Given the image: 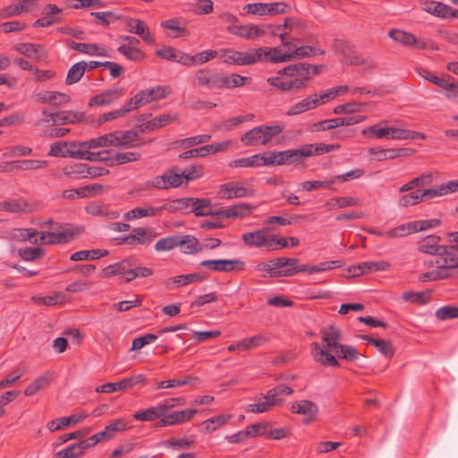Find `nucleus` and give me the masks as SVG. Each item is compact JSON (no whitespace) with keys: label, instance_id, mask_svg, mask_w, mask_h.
<instances>
[{"label":"nucleus","instance_id":"obj_1","mask_svg":"<svg viewBox=\"0 0 458 458\" xmlns=\"http://www.w3.org/2000/svg\"><path fill=\"white\" fill-rule=\"evenodd\" d=\"M323 67L308 63L291 64L278 71L279 76L270 77L267 81L280 91L296 93L308 87L312 76L318 74Z\"/></svg>","mask_w":458,"mask_h":458},{"label":"nucleus","instance_id":"obj_2","mask_svg":"<svg viewBox=\"0 0 458 458\" xmlns=\"http://www.w3.org/2000/svg\"><path fill=\"white\" fill-rule=\"evenodd\" d=\"M321 338L327 344L322 348L317 342L310 344L311 354L313 359L324 367H339L340 363L337 359L329 352V350H336L342 344L339 341L342 339V331L333 325H329L320 330Z\"/></svg>","mask_w":458,"mask_h":458},{"label":"nucleus","instance_id":"obj_3","mask_svg":"<svg viewBox=\"0 0 458 458\" xmlns=\"http://www.w3.org/2000/svg\"><path fill=\"white\" fill-rule=\"evenodd\" d=\"M196 81L199 86L207 87L209 89H231V74L199 69L196 72Z\"/></svg>","mask_w":458,"mask_h":458},{"label":"nucleus","instance_id":"obj_4","mask_svg":"<svg viewBox=\"0 0 458 458\" xmlns=\"http://www.w3.org/2000/svg\"><path fill=\"white\" fill-rule=\"evenodd\" d=\"M440 241L437 235H428L420 242L418 250L439 258H458L456 246L440 245Z\"/></svg>","mask_w":458,"mask_h":458},{"label":"nucleus","instance_id":"obj_5","mask_svg":"<svg viewBox=\"0 0 458 458\" xmlns=\"http://www.w3.org/2000/svg\"><path fill=\"white\" fill-rule=\"evenodd\" d=\"M431 266L437 265V269L425 272L419 276L420 282L437 281L449 278L452 274L450 270L458 268V258H438L435 262L429 263Z\"/></svg>","mask_w":458,"mask_h":458},{"label":"nucleus","instance_id":"obj_6","mask_svg":"<svg viewBox=\"0 0 458 458\" xmlns=\"http://www.w3.org/2000/svg\"><path fill=\"white\" fill-rule=\"evenodd\" d=\"M220 57L224 62L235 65H250L261 61V49H251L250 52H240L231 48L220 50Z\"/></svg>","mask_w":458,"mask_h":458},{"label":"nucleus","instance_id":"obj_7","mask_svg":"<svg viewBox=\"0 0 458 458\" xmlns=\"http://www.w3.org/2000/svg\"><path fill=\"white\" fill-rule=\"evenodd\" d=\"M338 148H340L339 144H306L299 149H288V153L292 164L311 156H320Z\"/></svg>","mask_w":458,"mask_h":458},{"label":"nucleus","instance_id":"obj_8","mask_svg":"<svg viewBox=\"0 0 458 458\" xmlns=\"http://www.w3.org/2000/svg\"><path fill=\"white\" fill-rule=\"evenodd\" d=\"M157 233L153 228L136 227L132 229V233L129 235L119 239L120 244L128 245H149L157 237Z\"/></svg>","mask_w":458,"mask_h":458},{"label":"nucleus","instance_id":"obj_9","mask_svg":"<svg viewBox=\"0 0 458 458\" xmlns=\"http://www.w3.org/2000/svg\"><path fill=\"white\" fill-rule=\"evenodd\" d=\"M333 49L336 54L341 55L348 64L364 65L367 64L365 59L356 55L355 47L350 41L335 38L333 42Z\"/></svg>","mask_w":458,"mask_h":458},{"label":"nucleus","instance_id":"obj_10","mask_svg":"<svg viewBox=\"0 0 458 458\" xmlns=\"http://www.w3.org/2000/svg\"><path fill=\"white\" fill-rule=\"evenodd\" d=\"M138 384H147V377L143 374H138L129 377H125L119 382L106 383L97 387L96 392L110 394L132 387L134 386H137Z\"/></svg>","mask_w":458,"mask_h":458},{"label":"nucleus","instance_id":"obj_11","mask_svg":"<svg viewBox=\"0 0 458 458\" xmlns=\"http://www.w3.org/2000/svg\"><path fill=\"white\" fill-rule=\"evenodd\" d=\"M200 266L214 272L241 271L245 267V262L241 259H207L200 262Z\"/></svg>","mask_w":458,"mask_h":458},{"label":"nucleus","instance_id":"obj_12","mask_svg":"<svg viewBox=\"0 0 458 458\" xmlns=\"http://www.w3.org/2000/svg\"><path fill=\"white\" fill-rule=\"evenodd\" d=\"M254 191L244 187L241 182H229L221 184L218 188L217 196L224 199H232L252 196Z\"/></svg>","mask_w":458,"mask_h":458},{"label":"nucleus","instance_id":"obj_13","mask_svg":"<svg viewBox=\"0 0 458 458\" xmlns=\"http://www.w3.org/2000/svg\"><path fill=\"white\" fill-rule=\"evenodd\" d=\"M168 87L157 86L154 88L140 90L139 93L134 95L135 106L132 109H138L139 107L151 103L152 101L165 98L166 97V89Z\"/></svg>","mask_w":458,"mask_h":458},{"label":"nucleus","instance_id":"obj_14","mask_svg":"<svg viewBox=\"0 0 458 458\" xmlns=\"http://www.w3.org/2000/svg\"><path fill=\"white\" fill-rule=\"evenodd\" d=\"M291 411L293 413L305 416L303 419V424L309 425L312 421L316 420L318 413V407L315 403L310 400H301L292 404Z\"/></svg>","mask_w":458,"mask_h":458},{"label":"nucleus","instance_id":"obj_15","mask_svg":"<svg viewBox=\"0 0 458 458\" xmlns=\"http://www.w3.org/2000/svg\"><path fill=\"white\" fill-rule=\"evenodd\" d=\"M196 413L197 410L194 409H185L182 411H176L172 413H167L156 423V427L162 428L182 424L191 420Z\"/></svg>","mask_w":458,"mask_h":458},{"label":"nucleus","instance_id":"obj_16","mask_svg":"<svg viewBox=\"0 0 458 458\" xmlns=\"http://www.w3.org/2000/svg\"><path fill=\"white\" fill-rule=\"evenodd\" d=\"M126 30L130 33L138 35L142 40L149 45L154 43V38L146 23L136 18L127 17L125 20Z\"/></svg>","mask_w":458,"mask_h":458},{"label":"nucleus","instance_id":"obj_17","mask_svg":"<svg viewBox=\"0 0 458 458\" xmlns=\"http://www.w3.org/2000/svg\"><path fill=\"white\" fill-rule=\"evenodd\" d=\"M83 112L61 110L51 114L52 125L76 124L83 121Z\"/></svg>","mask_w":458,"mask_h":458},{"label":"nucleus","instance_id":"obj_18","mask_svg":"<svg viewBox=\"0 0 458 458\" xmlns=\"http://www.w3.org/2000/svg\"><path fill=\"white\" fill-rule=\"evenodd\" d=\"M421 9L442 19H453V9L440 2L425 0L421 3Z\"/></svg>","mask_w":458,"mask_h":458},{"label":"nucleus","instance_id":"obj_19","mask_svg":"<svg viewBox=\"0 0 458 458\" xmlns=\"http://www.w3.org/2000/svg\"><path fill=\"white\" fill-rule=\"evenodd\" d=\"M33 98L36 102L41 104L50 103L53 106H59L71 101V97L68 94L48 90L34 94Z\"/></svg>","mask_w":458,"mask_h":458},{"label":"nucleus","instance_id":"obj_20","mask_svg":"<svg viewBox=\"0 0 458 458\" xmlns=\"http://www.w3.org/2000/svg\"><path fill=\"white\" fill-rule=\"evenodd\" d=\"M175 120H177V115L162 114L158 116H156L152 120L148 121L147 123H143L138 125L137 129L141 133L152 131L157 128H163L167 124H170L171 123L174 122Z\"/></svg>","mask_w":458,"mask_h":458},{"label":"nucleus","instance_id":"obj_21","mask_svg":"<svg viewBox=\"0 0 458 458\" xmlns=\"http://www.w3.org/2000/svg\"><path fill=\"white\" fill-rule=\"evenodd\" d=\"M390 267V264L386 261H367L360 263L358 266H353L349 269L353 272L354 276H360L364 274L373 273L377 271H386Z\"/></svg>","mask_w":458,"mask_h":458},{"label":"nucleus","instance_id":"obj_22","mask_svg":"<svg viewBox=\"0 0 458 458\" xmlns=\"http://www.w3.org/2000/svg\"><path fill=\"white\" fill-rule=\"evenodd\" d=\"M227 31L246 39H255L265 34V31L256 25H230Z\"/></svg>","mask_w":458,"mask_h":458},{"label":"nucleus","instance_id":"obj_23","mask_svg":"<svg viewBox=\"0 0 458 458\" xmlns=\"http://www.w3.org/2000/svg\"><path fill=\"white\" fill-rule=\"evenodd\" d=\"M123 94V89L121 88L111 89L103 91L101 94L92 97L89 102V106H107L114 100L120 98Z\"/></svg>","mask_w":458,"mask_h":458},{"label":"nucleus","instance_id":"obj_24","mask_svg":"<svg viewBox=\"0 0 458 458\" xmlns=\"http://www.w3.org/2000/svg\"><path fill=\"white\" fill-rule=\"evenodd\" d=\"M127 422L123 419H118L106 426L103 431L95 434L96 441H107L114 437L116 432H123L126 429Z\"/></svg>","mask_w":458,"mask_h":458},{"label":"nucleus","instance_id":"obj_25","mask_svg":"<svg viewBox=\"0 0 458 458\" xmlns=\"http://www.w3.org/2000/svg\"><path fill=\"white\" fill-rule=\"evenodd\" d=\"M66 45L72 49L89 55L107 56L106 48L97 44L77 43L72 40H66Z\"/></svg>","mask_w":458,"mask_h":458},{"label":"nucleus","instance_id":"obj_26","mask_svg":"<svg viewBox=\"0 0 458 458\" xmlns=\"http://www.w3.org/2000/svg\"><path fill=\"white\" fill-rule=\"evenodd\" d=\"M118 131H113L107 134L101 135L98 138H94L86 141L79 143L80 147L87 148H96L99 147L115 146V140H117Z\"/></svg>","mask_w":458,"mask_h":458},{"label":"nucleus","instance_id":"obj_27","mask_svg":"<svg viewBox=\"0 0 458 458\" xmlns=\"http://www.w3.org/2000/svg\"><path fill=\"white\" fill-rule=\"evenodd\" d=\"M85 414H72L69 417H62L56 420L48 421L47 428L51 432L64 429L71 424H77L83 421L86 419Z\"/></svg>","mask_w":458,"mask_h":458},{"label":"nucleus","instance_id":"obj_28","mask_svg":"<svg viewBox=\"0 0 458 458\" xmlns=\"http://www.w3.org/2000/svg\"><path fill=\"white\" fill-rule=\"evenodd\" d=\"M417 72L420 76H421L426 81H430L431 83L438 86L441 89L446 90V89L454 88L453 82H450L449 80H453V78L448 74H444L443 77H437L430 71L425 68H418Z\"/></svg>","mask_w":458,"mask_h":458},{"label":"nucleus","instance_id":"obj_29","mask_svg":"<svg viewBox=\"0 0 458 458\" xmlns=\"http://www.w3.org/2000/svg\"><path fill=\"white\" fill-rule=\"evenodd\" d=\"M362 340L368 342V344L373 345L379 352H381L386 358H392L394 355V349L392 343L384 339H376L370 335H360Z\"/></svg>","mask_w":458,"mask_h":458},{"label":"nucleus","instance_id":"obj_30","mask_svg":"<svg viewBox=\"0 0 458 458\" xmlns=\"http://www.w3.org/2000/svg\"><path fill=\"white\" fill-rule=\"evenodd\" d=\"M268 228L257 230L254 232H248L242 234V240L247 246L250 247H265L267 243L266 232Z\"/></svg>","mask_w":458,"mask_h":458},{"label":"nucleus","instance_id":"obj_31","mask_svg":"<svg viewBox=\"0 0 458 458\" xmlns=\"http://www.w3.org/2000/svg\"><path fill=\"white\" fill-rule=\"evenodd\" d=\"M192 198H182L173 199L162 206L163 210L169 212H182L183 214L191 213Z\"/></svg>","mask_w":458,"mask_h":458},{"label":"nucleus","instance_id":"obj_32","mask_svg":"<svg viewBox=\"0 0 458 458\" xmlns=\"http://www.w3.org/2000/svg\"><path fill=\"white\" fill-rule=\"evenodd\" d=\"M182 252L194 254L201 251L199 241L193 235H179V246Z\"/></svg>","mask_w":458,"mask_h":458},{"label":"nucleus","instance_id":"obj_33","mask_svg":"<svg viewBox=\"0 0 458 458\" xmlns=\"http://www.w3.org/2000/svg\"><path fill=\"white\" fill-rule=\"evenodd\" d=\"M163 211L162 206L160 207H147V208H135L127 213L124 216L127 220H133L145 216H157Z\"/></svg>","mask_w":458,"mask_h":458},{"label":"nucleus","instance_id":"obj_34","mask_svg":"<svg viewBox=\"0 0 458 458\" xmlns=\"http://www.w3.org/2000/svg\"><path fill=\"white\" fill-rule=\"evenodd\" d=\"M109 254L107 250L102 249H95V250H79L72 253L70 257V259L72 261H81V260H94L103 257H106Z\"/></svg>","mask_w":458,"mask_h":458},{"label":"nucleus","instance_id":"obj_35","mask_svg":"<svg viewBox=\"0 0 458 458\" xmlns=\"http://www.w3.org/2000/svg\"><path fill=\"white\" fill-rule=\"evenodd\" d=\"M261 49V61H270L272 63H285L292 60V55L290 52L281 54L280 50L276 47L272 48H262Z\"/></svg>","mask_w":458,"mask_h":458},{"label":"nucleus","instance_id":"obj_36","mask_svg":"<svg viewBox=\"0 0 458 458\" xmlns=\"http://www.w3.org/2000/svg\"><path fill=\"white\" fill-rule=\"evenodd\" d=\"M204 279V276L199 273H192L171 277L165 281V284L166 288L170 289L173 287L174 284H176L177 286H182L189 284L192 282H200L203 281Z\"/></svg>","mask_w":458,"mask_h":458},{"label":"nucleus","instance_id":"obj_37","mask_svg":"<svg viewBox=\"0 0 458 458\" xmlns=\"http://www.w3.org/2000/svg\"><path fill=\"white\" fill-rule=\"evenodd\" d=\"M80 231H75L71 228L64 230L60 233L47 232L48 240L47 242L51 245L64 244L73 240L75 235Z\"/></svg>","mask_w":458,"mask_h":458},{"label":"nucleus","instance_id":"obj_38","mask_svg":"<svg viewBox=\"0 0 458 458\" xmlns=\"http://www.w3.org/2000/svg\"><path fill=\"white\" fill-rule=\"evenodd\" d=\"M191 213L196 216H208L211 215V200L208 198H192Z\"/></svg>","mask_w":458,"mask_h":458},{"label":"nucleus","instance_id":"obj_39","mask_svg":"<svg viewBox=\"0 0 458 458\" xmlns=\"http://www.w3.org/2000/svg\"><path fill=\"white\" fill-rule=\"evenodd\" d=\"M199 381V377L191 375L185 376L182 378L179 379H169V380H164L160 382H156V389H162V388H174L177 386H182L186 385H191L195 382Z\"/></svg>","mask_w":458,"mask_h":458},{"label":"nucleus","instance_id":"obj_40","mask_svg":"<svg viewBox=\"0 0 458 458\" xmlns=\"http://www.w3.org/2000/svg\"><path fill=\"white\" fill-rule=\"evenodd\" d=\"M316 107V100L311 95L308 96L301 101L292 106L286 112L289 116L300 114L305 111L314 109Z\"/></svg>","mask_w":458,"mask_h":458},{"label":"nucleus","instance_id":"obj_41","mask_svg":"<svg viewBox=\"0 0 458 458\" xmlns=\"http://www.w3.org/2000/svg\"><path fill=\"white\" fill-rule=\"evenodd\" d=\"M38 234V231L34 228H16L13 229L12 233L13 239L20 242L30 241L33 244H37L38 242V240L36 237Z\"/></svg>","mask_w":458,"mask_h":458},{"label":"nucleus","instance_id":"obj_42","mask_svg":"<svg viewBox=\"0 0 458 458\" xmlns=\"http://www.w3.org/2000/svg\"><path fill=\"white\" fill-rule=\"evenodd\" d=\"M86 72V62H79L73 64L68 71L65 83L72 85L78 82Z\"/></svg>","mask_w":458,"mask_h":458},{"label":"nucleus","instance_id":"obj_43","mask_svg":"<svg viewBox=\"0 0 458 458\" xmlns=\"http://www.w3.org/2000/svg\"><path fill=\"white\" fill-rule=\"evenodd\" d=\"M139 130H130L125 131H118L117 140H115V146L118 147H125V148H132L135 147L133 141L139 136Z\"/></svg>","mask_w":458,"mask_h":458},{"label":"nucleus","instance_id":"obj_44","mask_svg":"<svg viewBox=\"0 0 458 458\" xmlns=\"http://www.w3.org/2000/svg\"><path fill=\"white\" fill-rule=\"evenodd\" d=\"M68 145L70 147H72V148H75L79 146V143H77L76 141L64 142V143H63L62 141L55 142L51 145L50 151H49L48 155L52 156V157H71V156L69 154L71 152H76V149H67L64 151L63 149V147L68 146Z\"/></svg>","mask_w":458,"mask_h":458},{"label":"nucleus","instance_id":"obj_45","mask_svg":"<svg viewBox=\"0 0 458 458\" xmlns=\"http://www.w3.org/2000/svg\"><path fill=\"white\" fill-rule=\"evenodd\" d=\"M252 207L247 203H237L226 209V218H241L250 214Z\"/></svg>","mask_w":458,"mask_h":458},{"label":"nucleus","instance_id":"obj_46","mask_svg":"<svg viewBox=\"0 0 458 458\" xmlns=\"http://www.w3.org/2000/svg\"><path fill=\"white\" fill-rule=\"evenodd\" d=\"M417 221L403 224L386 233L388 237H403L411 233L419 232Z\"/></svg>","mask_w":458,"mask_h":458},{"label":"nucleus","instance_id":"obj_47","mask_svg":"<svg viewBox=\"0 0 458 458\" xmlns=\"http://www.w3.org/2000/svg\"><path fill=\"white\" fill-rule=\"evenodd\" d=\"M241 141L244 146L262 145V133L260 126L254 127L241 137Z\"/></svg>","mask_w":458,"mask_h":458},{"label":"nucleus","instance_id":"obj_48","mask_svg":"<svg viewBox=\"0 0 458 458\" xmlns=\"http://www.w3.org/2000/svg\"><path fill=\"white\" fill-rule=\"evenodd\" d=\"M117 51L123 55L127 60L132 62H140L145 58V53L135 47L121 45Z\"/></svg>","mask_w":458,"mask_h":458},{"label":"nucleus","instance_id":"obj_49","mask_svg":"<svg viewBox=\"0 0 458 458\" xmlns=\"http://www.w3.org/2000/svg\"><path fill=\"white\" fill-rule=\"evenodd\" d=\"M41 48L40 45L33 43H18L14 46V49L20 54L28 58H34L39 60L38 50Z\"/></svg>","mask_w":458,"mask_h":458},{"label":"nucleus","instance_id":"obj_50","mask_svg":"<svg viewBox=\"0 0 458 458\" xmlns=\"http://www.w3.org/2000/svg\"><path fill=\"white\" fill-rule=\"evenodd\" d=\"M388 35L393 40L407 47H411L415 43V36L402 30L393 29L389 31Z\"/></svg>","mask_w":458,"mask_h":458},{"label":"nucleus","instance_id":"obj_51","mask_svg":"<svg viewBox=\"0 0 458 458\" xmlns=\"http://www.w3.org/2000/svg\"><path fill=\"white\" fill-rule=\"evenodd\" d=\"M232 418V414H220L204 420L202 424L205 425L206 432H211L226 424Z\"/></svg>","mask_w":458,"mask_h":458},{"label":"nucleus","instance_id":"obj_52","mask_svg":"<svg viewBox=\"0 0 458 458\" xmlns=\"http://www.w3.org/2000/svg\"><path fill=\"white\" fill-rule=\"evenodd\" d=\"M211 139L210 134H201L197 136H192L189 138H185L182 140H175L174 142V145L182 148H188L193 146H197L202 143H206L209 141Z\"/></svg>","mask_w":458,"mask_h":458},{"label":"nucleus","instance_id":"obj_53","mask_svg":"<svg viewBox=\"0 0 458 458\" xmlns=\"http://www.w3.org/2000/svg\"><path fill=\"white\" fill-rule=\"evenodd\" d=\"M162 418L163 415L158 405L133 414V419L140 421H154L157 419L161 420Z\"/></svg>","mask_w":458,"mask_h":458},{"label":"nucleus","instance_id":"obj_54","mask_svg":"<svg viewBox=\"0 0 458 458\" xmlns=\"http://www.w3.org/2000/svg\"><path fill=\"white\" fill-rule=\"evenodd\" d=\"M111 149H106L99 152H90L89 150L76 149V152H71L69 155L72 158L84 159L91 162L98 161L99 156L111 154Z\"/></svg>","mask_w":458,"mask_h":458},{"label":"nucleus","instance_id":"obj_55","mask_svg":"<svg viewBox=\"0 0 458 458\" xmlns=\"http://www.w3.org/2000/svg\"><path fill=\"white\" fill-rule=\"evenodd\" d=\"M18 254L26 261H34L45 255V250L39 247H24L18 250Z\"/></svg>","mask_w":458,"mask_h":458},{"label":"nucleus","instance_id":"obj_56","mask_svg":"<svg viewBox=\"0 0 458 458\" xmlns=\"http://www.w3.org/2000/svg\"><path fill=\"white\" fill-rule=\"evenodd\" d=\"M179 246V235H171L159 239L155 244L157 251H169Z\"/></svg>","mask_w":458,"mask_h":458},{"label":"nucleus","instance_id":"obj_57","mask_svg":"<svg viewBox=\"0 0 458 458\" xmlns=\"http://www.w3.org/2000/svg\"><path fill=\"white\" fill-rule=\"evenodd\" d=\"M159 445L174 449H188L194 445V440H191L185 437L180 438L171 437L160 442Z\"/></svg>","mask_w":458,"mask_h":458},{"label":"nucleus","instance_id":"obj_58","mask_svg":"<svg viewBox=\"0 0 458 458\" xmlns=\"http://www.w3.org/2000/svg\"><path fill=\"white\" fill-rule=\"evenodd\" d=\"M270 424L267 421H261L249 425L245 428L246 434L249 437H256L267 435Z\"/></svg>","mask_w":458,"mask_h":458},{"label":"nucleus","instance_id":"obj_59","mask_svg":"<svg viewBox=\"0 0 458 458\" xmlns=\"http://www.w3.org/2000/svg\"><path fill=\"white\" fill-rule=\"evenodd\" d=\"M84 451L81 448L79 443L72 444L68 447L55 454V458H80L83 455Z\"/></svg>","mask_w":458,"mask_h":458},{"label":"nucleus","instance_id":"obj_60","mask_svg":"<svg viewBox=\"0 0 458 458\" xmlns=\"http://www.w3.org/2000/svg\"><path fill=\"white\" fill-rule=\"evenodd\" d=\"M335 351L339 359L353 361L359 358V352L352 345L341 344Z\"/></svg>","mask_w":458,"mask_h":458},{"label":"nucleus","instance_id":"obj_61","mask_svg":"<svg viewBox=\"0 0 458 458\" xmlns=\"http://www.w3.org/2000/svg\"><path fill=\"white\" fill-rule=\"evenodd\" d=\"M363 106H364L363 103L353 101V102L341 104V105L335 106L333 112L335 114H352L360 112L362 110Z\"/></svg>","mask_w":458,"mask_h":458},{"label":"nucleus","instance_id":"obj_62","mask_svg":"<svg viewBox=\"0 0 458 458\" xmlns=\"http://www.w3.org/2000/svg\"><path fill=\"white\" fill-rule=\"evenodd\" d=\"M269 262L272 263V266L276 270H282L291 269L293 267L296 268L299 259L295 258L281 257L270 259Z\"/></svg>","mask_w":458,"mask_h":458},{"label":"nucleus","instance_id":"obj_63","mask_svg":"<svg viewBox=\"0 0 458 458\" xmlns=\"http://www.w3.org/2000/svg\"><path fill=\"white\" fill-rule=\"evenodd\" d=\"M180 21L178 19H169L161 22V27L166 30H170L175 32V38H182L189 35V32L185 28L179 25Z\"/></svg>","mask_w":458,"mask_h":458},{"label":"nucleus","instance_id":"obj_64","mask_svg":"<svg viewBox=\"0 0 458 458\" xmlns=\"http://www.w3.org/2000/svg\"><path fill=\"white\" fill-rule=\"evenodd\" d=\"M88 165L84 163L75 164L64 169V174L72 178L87 177Z\"/></svg>","mask_w":458,"mask_h":458}]
</instances>
